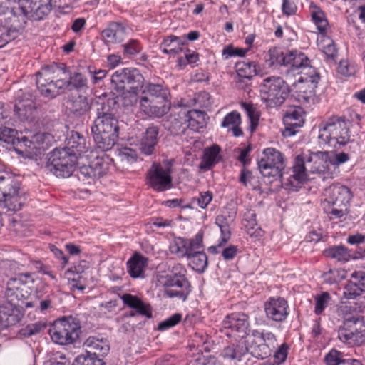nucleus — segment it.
Listing matches in <instances>:
<instances>
[{
    "instance_id": "obj_20",
    "label": "nucleus",
    "mask_w": 365,
    "mask_h": 365,
    "mask_svg": "<svg viewBox=\"0 0 365 365\" xmlns=\"http://www.w3.org/2000/svg\"><path fill=\"white\" fill-rule=\"evenodd\" d=\"M19 10L24 16L34 21L43 19L46 14V6L41 0H19Z\"/></svg>"
},
{
    "instance_id": "obj_28",
    "label": "nucleus",
    "mask_w": 365,
    "mask_h": 365,
    "mask_svg": "<svg viewBox=\"0 0 365 365\" xmlns=\"http://www.w3.org/2000/svg\"><path fill=\"white\" fill-rule=\"evenodd\" d=\"M158 129L155 126L148 128L140 142V150L145 155H151L158 142Z\"/></svg>"
},
{
    "instance_id": "obj_38",
    "label": "nucleus",
    "mask_w": 365,
    "mask_h": 365,
    "mask_svg": "<svg viewBox=\"0 0 365 365\" xmlns=\"http://www.w3.org/2000/svg\"><path fill=\"white\" fill-rule=\"evenodd\" d=\"M143 96L141 97L140 102L143 101H148V100H153L158 98L160 96H168V91L163 88L160 84L148 83L145 85L143 91Z\"/></svg>"
},
{
    "instance_id": "obj_35",
    "label": "nucleus",
    "mask_w": 365,
    "mask_h": 365,
    "mask_svg": "<svg viewBox=\"0 0 365 365\" xmlns=\"http://www.w3.org/2000/svg\"><path fill=\"white\" fill-rule=\"evenodd\" d=\"M185 41L175 36L165 38L160 44L161 51L169 55H175L182 51Z\"/></svg>"
},
{
    "instance_id": "obj_22",
    "label": "nucleus",
    "mask_w": 365,
    "mask_h": 365,
    "mask_svg": "<svg viewBox=\"0 0 365 365\" xmlns=\"http://www.w3.org/2000/svg\"><path fill=\"white\" fill-rule=\"evenodd\" d=\"M101 36L107 45L120 43L126 36V27L121 23L111 22L102 31Z\"/></svg>"
},
{
    "instance_id": "obj_62",
    "label": "nucleus",
    "mask_w": 365,
    "mask_h": 365,
    "mask_svg": "<svg viewBox=\"0 0 365 365\" xmlns=\"http://www.w3.org/2000/svg\"><path fill=\"white\" fill-rule=\"evenodd\" d=\"M72 365H106L101 359L92 357L89 355L78 356Z\"/></svg>"
},
{
    "instance_id": "obj_17",
    "label": "nucleus",
    "mask_w": 365,
    "mask_h": 365,
    "mask_svg": "<svg viewBox=\"0 0 365 365\" xmlns=\"http://www.w3.org/2000/svg\"><path fill=\"white\" fill-rule=\"evenodd\" d=\"M266 317L272 322H283L289 314V307L287 301L281 297H271L264 304Z\"/></svg>"
},
{
    "instance_id": "obj_6",
    "label": "nucleus",
    "mask_w": 365,
    "mask_h": 365,
    "mask_svg": "<svg viewBox=\"0 0 365 365\" xmlns=\"http://www.w3.org/2000/svg\"><path fill=\"white\" fill-rule=\"evenodd\" d=\"M289 93L287 83L279 76H269L263 79L260 84L262 100L269 107L282 105Z\"/></svg>"
},
{
    "instance_id": "obj_26",
    "label": "nucleus",
    "mask_w": 365,
    "mask_h": 365,
    "mask_svg": "<svg viewBox=\"0 0 365 365\" xmlns=\"http://www.w3.org/2000/svg\"><path fill=\"white\" fill-rule=\"evenodd\" d=\"M184 122L182 124H186L187 127L194 131H199L205 126V113L197 110H190L187 112L182 113Z\"/></svg>"
},
{
    "instance_id": "obj_12",
    "label": "nucleus",
    "mask_w": 365,
    "mask_h": 365,
    "mask_svg": "<svg viewBox=\"0 0 365 365\" xmlns=\"http://www.w3.org/2000/svg\"><path fill=\"white\" fill-rule=\"evenodd\" d=\"M253 340L250 346L251 354L257 359H265L271 356L277 345L276 336L271 331H252Z\"/></svg>"
},
{
    "instance_id": "obj_19",
    "label": "nucleus",
    "mask_w": 365,
    "mask_h": 365,
    "mask_svg": "<svg viewBox=\"0 0 365 365\" xmlns=\"http://www.w3.org/2000/svg\"><path fill=\"white\" fill-rule=\"evenodd\" d=\"M165 285L167 287L165 294L169 297H178L185 301L190 292V284L185 275L171 276Z\"/></svg>"
},
{
    "instance_id": "obj_47",
    "label": "nucleus",
    "mask_w": 365,
    "mask_h": 365,
    "mask_svg": "<svg viewBox=\"0 0 365 365\" xmlns=\"http://www.w3.org/2000/svg\"><path fill=\"white\" fill-rule=\"evenodd\" d=\"M287 52L284 53L280 49L272 48L266 55L265 60L270 66H285Z\"/></svg>"
},
{
    "instance_id": "obj_33",
    "label": "nucleus",
    "mask_w": 365,
    "mask_h": 365,
    "mask_svg": "<svg viewBox=\"0 0 365 365\" xmlns=\"http://www.w3.org/2000/svg\"><path fill=\"white\" fill-rule=\"evenodd\" d=\"M215 223L221 231V237L219 240V243L217 245L211 246L209 247V250L213 253H217L218 248L225 245L230 237V227L228 226L226 218L223 215H218L216 217Z\"/></svg>"
},
{
    "instance_id": "obj_63",
    "label": "nucleus",
    "mask_w": 365,
    "mask_h": 365,
    "mask_svg": "<svg viewBox=\"0 0 365 365\" xmlns=\"http://www.w3.org/2000/svg\"><path fill=\"white\" fill-rule=\"evenodd\" d=\"M141 48L138 41L131 39L123 45V53L128 56H134L140 53Z\"/></svg>"
},
{
    "instance_id": "obj_29",
    "label": "nucleus",
    "mask_w": 365,
    "mask_h": 365,
    "mask_svg": "<svg viewBox=\"0 0 365 365\" xmlns=\"http://www.w3.org/2000/svg\"><path fill=\"white\" fill-rule=\"evenodd\" d=\"M20 190V184L11 174L0 171V200L1 197Z\"/></svg>"
},
{
    "instance_id": "obj_56",
    "label": "nucleus",
    "mask_w": 365,
    "mask_h": 365,
    "mask_svg": "<svg viewBox=\"0 0 365 365\" xmlns=\"http://www.w3.org/2000/svg\"><path fill=\"white\" fill-rule=\"evenodd\" d=\"M348 360L343 359L342 353L336 349H331L324 356V361L327 365H340Z\"/></svg>"
},
{
    "instance_id": "obj_64",
    "label": "nucleus",
    "mask_w": 365,
    "mask_h": 365,
    "mask_svg": "<svg viewBox=\"0 0 365 365\" xmlns=\"http://www.w3.org/2000/svg\"><path fill=\"white\" fill-rule=\"evenodd\" d=\"M289 349V346L287 344H282L274 354V362L278 364L284 362L287 359Z\"/></svg>"
},
{
    "instance_id": "obj_30",
    "label": "nucleus",
    "mask_w": 365,
    "mask_h": 365,
    "mask_svg": "<svg viewBox=\"0 0 365 365\" xmlns=\"http://www.w3.org/2000/svg\"><path fill=\"white\" fill-rule=\"evenodd\" d=\"M121 299L125 305L135 309L137 313L147 317H151L152 314L150 307L138 297L130 294H125L121 297Z\"/></svg>"
},
{
    "instance_id": "obj_37",
    "label": "nucleus",
    "mask_w": 365,
    "mask_h": 365,
    "mask_svg": "<svg viewBox=\"0 0 365 365\" xmlns=\"http://www.w3.org/2000/svg\"><path fill=\"white\" fill-rule=\"evenodd\" d=\"M296 73L299 76L297 79L298 83L317 84L319 80V73L313 66L309 65V62Z\"/></svg>"
},
{
    "instance_id": "obj_2",
    "label": "nucleus",
    "mask_w": 365,
    "mask_h": 365,
    "mask_svg": "<svg viewBox=\"0 0 365 365\" xmlns=\"http://www.w3.org/2000/svg\"><path fill=\"white\" fill-rule=\"evenodd\" d=\"M34 282V279L30 273H22L10 278L4 292L6 302L0 306V312L9 315L18 307H34L32 302L26 301L32 292L31 284Z\"/></svg>"
},
{
    "instance_id": "obj_32",
    "label": "nucleus",
    "mask_w": 365,
    "mask_h": 365,
    "mask_svg": "<svg viewBox=\"0 0 365 365\" xmlns=\"http://www.w3.org/2000/svg\"><path fill=\"white\" fill-rule=\"evenodd\" d=\"M309 62V58L302 52L292 51L287 52L285 66H291V71L298 72L304 66Z\"/></svg>"
},
{
    "instance_id": "obj_41",
    "label": "nucleus",
    "mask_w": 365,
    "mask_h": 365,
    "mask_svg": "<svg viewBox=\"0 0 365 365\" xmlns=\"http://www.w3.org/2000/svg\"><path fill=\"white\" fill-rule=\"evenodd\" d=\"M309 13L319 31L322 34L325 32L329 24L324 11L317 5L311 3Z\"/></svg>"
},
{
    "instance_id": "obj_23",
    "label": "nucleus",
    "mask_w": 365,
    "mask_h": 365,
    "mask_svg": "<svg viewBox=\"0 0 365 365\" xmlns=\"http://www.w3.org/2000/svg\"><path fill=\"white\" fill-rule=\"evenodd\" d=\"M292 173L289 177H285V180H287L293 187L297 186L294 185V181L297 183H301L308 179L309 173H310L307 170L305 155L304 157L299 155L295 158L294 164L292 168Z\"/></svg>"
},
{
    "instance_id": "obj_5",
    "label": "nucleus",
    "mask_w": 365,
    "mask_h": 365,
    "mask_svg": "<svg viewBox=\"0 0 365 365\" xmlns=\"http://www.w3.org/2000/svg\"><path fill=\"white\" fill-rule=\"evenodd\" d=\"M81 324L72 317H64L53 322L49 329L52 341L60 345L74 344L79 338Z\"/></svg>"
},
{
    "instance_id": "obj_18",
    "label": "nucleus",
    "mask_w": 365,
    "mask_h": 365,
    "mask_svg": "<svg viewBox=\"0 0 365 365\" xmlns=\"http://www.w3.org/2000/svg\"><path fill=\"white\" fill-rule=\"evenodd\" d=\"M170 105L168 96H160L148 101L140 102V109L149 117L160 118L169 111Z\"/></svg>"
},
{
    "instance_id": "obj_10",
    "label": "nucleus",
    "mask_w": 365,
    "mask_h": 365,
    "mask_svg": "<svg viewBox=\"0 0 365 365\" xmlns=\"http://www.w3.org/2000/svg\"><path fill=\"white\" fill-rule=\"evenodd\" d=\"M105 150L101 148L93 150L86 155L89 164L81 167V173L83 175L88 178L97 179L107 173L112 159L108 157Z\"/></svg>"
},
{
    "instance_id": "obj_55",
    "label": "nucleus",
    "mask_w": 365,
    "mask_h": 365,
    "mask_svg": "<svg viewBox=\"0 0 365 365\" xmlns=\"http://www.w3.org/2000/svg\"><path fill=\"white\" fill-rule=\"evenodd\" d=\"M338 72L344 76H353L357 71L358 66L356 63L350 62L348 60H341L338 66Z\"/></svg>"
},
{
    "instance_id": "obj_44",
    "label": "nucleus",
    "mask_w": 365,
    "mask_h": 365,
    "mask_svg": "<svg viewBox=\"0 0 365 365\" xmlns=\"http://www.w3.org/2000/svg\"><path fill=\"white\" fill-rule=\"evenodd\" d=\"M220 148L217 145L207 149L199 167L203 170H208L219 161Z\"/></svg>"
},
{
    "instance_id": "obj_60",
    "label": "nucleus",
    "mask_w": 365,
    "mask_h": 365,
    "mask_svg": "<svg viewBox=\"0 0 365 365\" xmlns=\"http://www.w3.org/2000/svg\"><path fill=\"white\" fill-rule=\"evenodd\" d=\"M182 319V314L175 313L158 324V329L165 331L177 325Z\"/></svg>"
},
{
    "instance_id": "obj_25",
    "label": "nucleus",
    "mask_w": 365,
    "mask_h": 365,
    "mask_svg": "<svg viewBox=\"0 0 365 365\" xmlns=\"http://www.w3.org/2000/svg\"><path fill=\"white\" fill-rule=\"evenodd\" d=\"M63 148L73 153L77 160L88 152L85 138L77 132H71Z\"/></svg>"
},
{
    "instance_id": "obj_27",
    "label": "nucleus",
    "mask_w": 365,
    "mask_h": 365,
    "mask_svg": "<svg viewBox=\"0 0 365 365\" xmlns=\"http://www.w3.org/2000/svg\"><path fill=\"white\" fill-rule=\"evenodd\" d=\"M147 265L148 259L135 253L127 262L128 272L133 278L143 277L144 270Z\"/></svg>"
},
{
    "instance_id": "obj_54",
    "label": "nucleus",
    "mask_w": 365,
    "mask_h": 365,
    "mask_svg": "<svg viewBox=\"0 0 365 365\" xmlns=\"http://www.w3.org/2000/svg\"><path fill=\"white\" fill-rule=\"evenodd\" d=\"M187 238L177 237L175 238L170 246L172 253L180 257H187Z\"/></svg>"
},
{
    "instance_id": "obj_45",
    "label": "nucleus",
    "mask_w": 365,
    "mask_h": 365,
    "mask_svg": "<svg viewBox=\"0 0 365 365\" xmlns=\"http://www.w3.org/2000/svg\"><path fill=\"white\" fill-rule=\"evenodd\" d=\"M324 253L325 256L336 259L339 262H348L351 257L350 252L344 246H334L329 247L326 249Z\"/></svg>"
},
{
    "instance_id": "obj_24",
    "label": "nucleus",
    "mask_w": 365,
    "mask_h": 365,
    "mask_svg": "<svg viewBox=\"0 0 365 365\" xmlns=\"http://www.w3.org/2000/svg\"><path fill=\"white\" fill-rule=\"evenodd\" d=\"M248 351V348L242 342L232 344L223 349L220 357L226 362L235 364L242 360Z\"/></svg>"
},
{
    "instance_id": "obj_39",
    "label": "nucleus",
    "mask_w": 365,
    "mask_h": 365,
    "mask_svg": "<svg viewBox=\"0 0 365 365\" xmlns=\"http://www.w3.org/2000/svg\"><path fill=\"white\" fill-rule=\"evenodd\" d=\"M45 133H38L32 135L29 140L27 137H21V144L23 143L25 147L32 150L36 155H41V151H44L43 145L45 140Z\"/></svg>"
},
{
    "instance_id": "obj_51",
    "label": "nucleus",
    "mask_w": 365,
    "mask_h": 365,
    "mask_svg": "<svg viewBox=\"0 0 365 365\" xmlns=\"http://www.w3.org/2000/svg\"><path fill=\"white\" fill-rule=\"evenodd\" d=\"M346 324L350 326L361 344L365 341V322L363 319L351 317L346 319Z\"/></svg>"
},
{
    "instance_id": "obj_59",
    "label": "nucleus",
    "mask_w": 365,
    "mask_h": 365,
    "mask_svg": "<svg viewBox=\"0 0 365 365\" xmlns=\"http://www.w3.org/2000/svg\"><path fill=\"white\" fill-rule=\"evenodd\" d=\"M330 301L331 297L328 292H323L321 295L317 296L315 298L314 312L317 314H322Z\"/></svg>"
},
{
    "instance_id": "obj_1",
    "label": "nucleus",
    "mask_w": 365,
    "mask_h": 365,
    "mask_svg": "<svg viewBox=\"0 0 365 365\" xmlns=\"http://www.w3.org/2000/svg\"><path fill=\"white\" fill-rule=\"evenodd\" d=\"M97 118L91 127L94 141L98 148L110 150L118 138V120L110 102L98 103Z\"/></svg>"
},
{
    "instance_id": "obj_3",
    "label": "nucleus",
    "mask_w": 365,
    "mask_h": 365,
    "mask_svg": "<svg viewBox=\"0 0 365 365\" xmlns=\"http://www.w3.org/2000/svg\"><path fill=\"white\" fill-rule=\"evenodd\" d=\"M322 202L324 212L331 219H339L347 213L346 205L351 198L350 190L341 185H333L324 190Z\"/></svg>"
},
{
    "instance_id": "obj_58",
    "label": "nucleus",
    "mask_w": 365,
    "mask_h": 365,
    "mask_svg": "<svg viewBox=\"0 0 365 365\" xmlns=\"http://www.w3.org/2000/svg\"><path fill=\"white\" fill-rule=\"evenodd\" d=\"M349 159V155L347 153L343 152L335 154L329 153L330 164L334 168V176L337 173L338 167L348 162Z\"/></svg>"
},
{
    "instance_id": "obj_7",
    "label": "nucleus",
    "mask_w": 365,
    "mask_h": 365,
    "mask_svg": "<svg viewBox=\"0 0 365 365\" xmlns=\"http://www.w3.org/2000/svg\"><path fill=\"white\" fill-rule=\"evenodd\" d=\"M76 156L63 148H56L49 153L47 168L56 177L68 178L76 169Z\"/></svg>"
},
{
    "instance_id": "obj_46",
    "label": "nucleus",
    "mask_w": 365,
    "mask_h": 365,
    "mask_svg": "<svg viewBox=\"0 0 365 365\" xmlns=\"http://www.w3.org/2000/svg\"><path fill=\"white\" fill-rule=\"evenodd\" d=\"M236 72L241 78H251L257 74L256 65L249 61H240L236 63Z\"/></svg>"
},
{
    "instance_id": "obj_49",
    "label": "nucleus",
    "mask_w": 365,
    "mask_h": 365,
    "mask_svg": "<svg viewBox=\"0 0 365 365\" xmlns=\"http://www.w3.org/2000/svg\"><path fill=\"white\" fill-rule=\"evenodd\" d=\"M187 256L204 251L203 232L200 231L194 237L187 238Z\"/></svg>"
},
{
    "instance_id": "obj_52",
    "label": "nucleus",
    "mask_w": 365,
    "mask_h": 365,
    "mask_svg": "<svg viewBox=\"0 0 365 365\" xmlns=\"http://www.w3.org/2000/svg\"><path fill=\"white\" fill-rule=\"evenodd\" d=\"M15 129L0 126V141L14 145H21V138H17Z\"/></svg>"
},
{
    "instance_id": "obj_21",
    "label": "nucleus",
    "mask_w": 365,
    "mask_h": 365,
    "mask_svg": "<svg viewBox=\"0 0 365 365\" xmlns=\"http://www.w3.org/2000/svg\"><path fill=\"white\" fill-rule=\"evenodd\" d=\"M365 292V272L355 271L344 287V297L348 299H355Z\"/></svg>"
},
{
    "instance_id": "obj_43",
    "label": "nucleus",
    "mask_w": 365,
    "mask_h": 365,
    "mask_svg": "<svg viewBox=\"0 0 365 365\" xmlns=\"http://www.w3.org/2000/svg\"><path fill=\"white\" fill-rule=\"evenodd\" d=\"M189 260V265L195 271L202 273L207 267V257L204 251L197 252L195 254L186 257Z\"/></svg>"
},
{
    "instance_id": "obj_53",
    "label": "nucleus",
    "mask_w": 365,
    "mask_h": 365,
    "mask_svg": "<svg viewBox=\"0 0 365 365\" xmlns=\"http://www.w3.org/2000/svg\"><path fill=\"white\" fill-rule=\"evenodd\" d=\"M347 272L344 269H334L324 274V281L328 284L338 283L344 279Z\"/></svg>"
},
{
    "instance_id": "obj_57",
    "label": "nucleus",
    "mask_w": 365,
    "mask_h": 365,
    "mask_svg": "<svg viewBox=\"0 0 365 365\" xmlns=\"http://www.w3.org/2000/svg\"><path fill=\"white\" fill-rule=\"evenodd\" d=\"M241 107L246 112L251 123V127L254 129L257 125L259 120V113L257 111L256 108L254 107L252 104L242 102L241 103Z\"/></svg>"
},
{
    "instance_id": "obj_9",
    "label": "nucleus",
    "mask_w": 365,
    "mask_h": 365,
    "mask_svg": "<svg viewBox=\"0 0 365 365\" xmlns=\"http://www.w3.org/2000/svg\"><path fill=\"white\" fill-rule=\"evenodd\" d=\"M144 78L136 68H123L116 71L110 81L119 92L136 93L143 87Z\"/></svg>"
},
{
    "instance_id": "obj_13",
    "label": "nucleus",
    "mask_w": 365,
    "mask_h": 365,
    "mask_svg": "<svg viewBox=\"0 0 365 365\" xmlns=\"http://www.w3.org/2000/svg\"><path fill=\"white\" fill-rule=\"evenodd\" d=\"M307 170L312 174H316L323 180L334 178V168L330 164L329 153L317 151L305 155Z\"/></svg>"
},
{
    "instance_id": "obj_40",
    "label": "nucleus",
    "mask_w": 365,
    "mask_h": 365,
    "mask_svg": "<svg viewBox=\"0 0 365 365\" xmlns=\"http://www.w3.org/2000/svg\"><path fill=\"white\" fill-rule=\"evenodd\" d=\"M338 338L341 342L349 346H359L361 344V340L356 336L351 327L346 324V320L344 325L338 330Z\"/></svg>"
},
{
    "instance_id": "obj_4",
    "label": "nucleus",
    "mask_w": 365,
    "mask_h": 365,
    "mask_svg": "<svg viewBox=\"0 0 365 365\" xmlns=\"http://www.w3.org/2000/svg\"><path fill=\"white\" fill-rule=\"evenodd\" d=\"M318 138L321 143L331 146L346 144L350 138L349 120L339 117L330 118L321 124Z\"/></svg>"
},
{
    "instance_id": "obj_15",
    "label": "nucleus",
    "mask_w": 365,
    "mask_h": 365,
    "mask_svg": "<svg viewBox=\"0 0 365 365\" xmlns=\"http://www.w3.org/2000/svg\"><path fill=\"white\" fill-rule=\"evenodd\" d=\"M14 112L21 121H31L35 118L38 106L29 91L20 89L16 92Z\"/></svg>"
},
{
    "instance_id": "obj_34",
    "label": "nucleus",
    "mask_w": 365,
    "mask_h": 365,
    "mask_svg": "<svg viewBox=\"0 0 365 365\" xmlns=\"http://www.w3.org/2000/svg\"><path fill=\"white\" fill-rule=\"evenodd\" d=\"M240 123V114L237 111H232L225 116L221 127L231 130L233 135L238 137L242 135V131L239 127Z\"/></svg>"
},
{
    "instance_id": "obj_31",
    "label": "nucleus",
    "mask_w": 365,
    "mask_h": 365,
    "mask_svg": "<svg viewBox=\"0 0 365 365\" xmlns=\"http://www.w3.org/2000/svg\"><path fill=\"white\" fill-rule=\"evenodd\" d=\"M1 207L7 212H16L21 209L24 204V197L20 195V190L14 193H9L1 197Z\"/></svg>"
},
{
    "instance_id": "obj_16",
    "label": "nucleus",
    "mask_w": 365,
    "mask_h": 365,
    "mask_svg": "<svg viewBox=\"0 0 365 365\" xmlns=\"http://www.w3.org/2000/svg\"><path fill=\"white\" fill-rule=\"evenodd\" d=\"M249 328L248 317L247 314L238 312L228 315L222 322L221 330L227 336H237L243 338Z\"/></svg>"
},
{
    "instance_id": "obj_42",
    "label": "nucleus",
    "mask_w": 365,
    "mask_h": 365,
    "mask_svg": "<svg viewBox=\"0 0 365 365\" xmlns=\"http://www.w3.org/2000/svg\"><path fill=\"white\" fill-rule=\"evenodd\" d=\"M319 48L330 59L337 56V49L334 41L329 36L322 34L317 39Z\"/></svg>"
},
{
    "instance_id": "obj_11",
    "label": "nucleus",
    "mask_w": 365,
    "mask_h": 365,
    "mask_svg": "<svg viewBox=\"0 0 365 365\" xmlns=\"http://www.w3.org/2000/svg\"><path fill=\"white\" fill-rule=\"evenodd\" d=\"M172 160H167L163 163H153L147 174L148 184L154 190L163 192L172 187Z\"/></svg>"
},
{
    "instance_id": "obj_50",
    "label": "nucleus",
    "mask_w": 365,
    "mask_h": 365,
    "mask_svg": "<svg viewBox=\"0 0 365 365\" xmlns=\"http://www.w3.org/2000/svg\"><path fill=\"white\" fill-rule=\"evenodd\" d=\"M71 110L77 115H81L91 109V105L86 97L78 96L71 103Z\"/></svg>"
},
{
    "instance_id": "obj_14",
    "label": "nucleus",
    "mask_w": 365,
    "mask_h": 365,
    "mask_svg": "<svg viewBox=\"0 0 365 365\" xmlns=\"http://www.w3.org/2000/svg\"><path fill=\"white\" fill-rule=\"evenodd\" d=\"M51 81L47 82V97L54 98L68 87V71L64 63H52L47 66V75Z\"/></svg>"
},
{
    "instance_id": "obj_36",
    "label": "nucleus",
    "mask_w": 365,
    "mask_h": 365,
    "mask_svg": "<svg viewBox=\"0 0 365 365\" xmlns=\"http://www.w3.org/2000/svg\"><path fill=\"white\" fill-rule=\"evenodd\" d=\"M84 346L94 351V355L106 356L110 349L107 340L95 336L88 337L84 342Z\"/></svg>"
},
{
    "instance_id": "obj_61",
    "label": "nucleus",
    "mask_w": 365,
    "mask_h": 365,
    "mask_svg": "<svg viewBox=\"0 0 365 365\" xmlns=\"http://www.w3.org/2000/svg\"><path fill=\"white\" fill-rule=\"evenodd\" d=\"M247 50L235 48L232 45H228L223 48L222 55L224 59H229L231 57L239 56L242 57L245 55Z\"/></svg>"
},
{
    "instance_id": "obj_48",
    "label": "nucleus",
    "mask_w": 365,
    "mask_h": 365,
    "mask_svg": "<svg viewBox=\"0 0 365 365\" xmlns=\"http://www.w3.org/2000/svg\"><path fill=\"white\" fill-rule=\"evenodd\" d=\"M302 85H299V98L300 101H302L304 103H314L316 97V91L315 89L317 88V84L311 83V84H305L301 83Z\"/></svg>"
},
{
    "instance_id": "obj_8",
    "label": "nucleus",
    "mask_w": 365,
    "mask_h": 365,
    "mask_svg": "<svg viewBox=\"0 0 365 365\" xmlns=\"http://www.w3.org/2000/svg\"><path fill=\"white\" fill-rule=\"evenodd\" d=\"M258 168L264 177L273 178V180H279L281 182H285V176L282 173L284 159L283 155L277 149H264L258 161Z\"/></svg>"
}]
</instances>
